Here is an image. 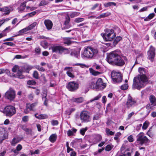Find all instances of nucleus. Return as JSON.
Listing matches in <instances>:
<instances>
[{"mask_svg": "<svg viewBox=\"0 0 156 156\" xmlns=\"http://www.w3.org/2000/svg\"><path fill=\"white\" fill-rule=\"evenodd\" d=\"M121 52L119 50H116L110 52L107 56L108 62L110 64L119 66H122L125 63L120 56Z\"/></svg>", "mask_w": 156, "mask_h": 156, "instance_id": "obj_1", "label": "nucleus"}, {"mask_svg": "<svg viewBox=\"0 0 156 156\" xmlns=\"http://www.w3.org/2000/svg\"><path fill=\"white\" fill-rule=\"evenodd\" d=\"M147 81V78L144 77L137 76L133 80V88L140 90L145 86V83Z\"/></svg>", "mask_w": 156, "mask_h": 156, "instance_id": "obj_2", "label": "nucleus"}, {"mask_svg": "<svg viewBox=\"0 0 156 156\" xmlns=\"http://www.w3.org/2000/svg\"><path fill=\"white\" fill-rule=\"evenodd\" d=\"M98 53V51L97 49L90 47H87L84 48V52L82 56L90 58H92L96 56Z\"/></svg>", "mask_w": 156, "mask_h": 156, "instance_id": "obj_3", "label": "nucleus"}, {"mask_svg": "<svg viewBox=\"0 0 156 156\" xmlns=\"http://www.w3.org/2000/svg\"><path fill=\"white\" fill-rule=\"evenodd\" d=\"M105 31V33L103 34L102 37L106 41H112L115 38L116 35L113 30L107 29Z\"/></svg>", "mask_w": 156, "mask_h": 156, "instance_id": "obj_4", "label": "nucleus"}, {"mask_svg": "<svg viewBox=\"0 0 156 156\" xmlns=\"http://www.w3.org/2000/svg\"><path fill=\"white\" fill-rule=\"evenodd\" d=\"M80 117V119L82 122H90L91 120L90 112L86 110L81 112Z\"/></svg>", "mask_w": 156, "mask_h": 156, "instance_id": "obj_5", "label": "nucleus"}, {"mask_svg": "<svg viewBox=\"0 0 156 156\" xmlns=\"http://www.w3.org/2000/svg\"><path fill=\"white\" fill-rule=\"evenodd\" d=\"M136 141L141 145L149 142V140L143 132H140L136 136Z\"/></svg>", "mask_w": 156, "mask_h": 156, "instance_id": "obj_6", "label": "nucleus"}, {"mask_svg": "<svg viewBox=\"0 0 156 156\" xmlns=\"http://www.w3.org/2000/svg\"><path fill=\"white\" fill-rule=\"evenodd\" d=\"M111 75L112 78L114 83H120L122 80V76L119 72L113 71L111 73Z\"/></svg>", "mask_w": 156, "mask_h": 156, "instance_id": "obj_7", "label": "nucleus"}, {"mask_svg": "<svg viewBox=\"0 0 156 156\" xmlns=\"http://www.w3.org/2000/svg\"><path fill=\"white\" fill-rule=\"evenodd\" d=\"M16 97V92L13 89L10 88L5 94V98L10 101H13Z\"/></svg>", "mask_w": 156, "mask_h": 156, "instance_id": "obj_8", "label": "nucleus"}, {"mask_svg": "<svg viewBox=\"0 0 156 156\" xmlns=\"http://www.w3.org/2000/svg\"><path fill=\"white\" fill-rule=\"evenodd\" d=\"M4 112L6 115L11 116L16 113V110L14 107L9 105L5 107Z\"/></svg>", "mask_w": 156, "mask_h": 156, "instance_id": "obj_9", "label": "nucleus"}, {"mask_svg": "<svg viewBox=\"0 0 156 156\" xmlns=\"http://www.w3.org/2000/svg\"><path fill=\"white\" fill-rule=\"evenodd\" d=\"M149 100L151 104H148L146 106L147 109H152L154 106H156V98L153 95H151L149 97Z\"/></svg>", "mask_w": 156, "mask_h": 156, "instance_id": "obj_10", "label": "nucleus"}, {"mask_svg": "<svg viewBox=\"0 0 156 156\" xmlns=\"http://www.w3.org/2000/svg\"><path fill=\"white\" fill-rule=\"evenodd\" d=\"M102 139V137L101 135L99 134H94L90 136V139L89 140L90 143L92 144H97L98 142L100 141Z\"/></svg>", "mask_w": 156, "mask_h": 156, "instance_id": "obj_11", "label": "nucleus"}, {"mask_svg": "<svg viewBox=\"0 0 156 156\" xmlns=\"http://www.w3.org/2000/svg\"><path fill=\"white\" fill-rule=\"evenodd\" d=\"M69 90L73 91L76 90L79 87L78 83L75 81L69 82L66 86Z\"/></svg>", "mask_w": 156, "mask_h": 156, "instance_id": "obj_12", "label": "nucleus"}, {"mask_svg": "<svg viewBox=\"0 0 156 156\" xmlns=\"http://www.w3.org/2000/svg\"><path fill=\"white\" fill-rule=\"evenodd\" d=\"M136 101L129 94L126 103L127 107L129 108L132 106H133L136 104Z\"/></svg>", "mask_w": 156, "mask_h": 156, "instance_id": "obj_13", "label": "nucleus"}, {"mask_svg": "<svg viewBox=\"0 0 156 156\" xmlns=\"http://www.w3.org/2000/svg\"><path fill=\"white\" fill-rule=\"evenodd\" d=\"M155 48L152 46H151L150 49L147 52L148 58L152 62L155 55Z\"/></svg>", "mask_w": 156, "mask_h": 156, "instance_id": "obj_14", "label": "nucleus"}, {"mask_svg": "<svg viewBox=\"0 0 156 156\" xmlns=\"http://www.w3.org/2000/svg\"><path fill=\"white\" fill-rule=\"evenodd\" d=\"M52 51L53 52L58 53L62 54L64 51L65 49L60 46H54L51 47Z\"/></svg>", "mask_w": 156, "mask_h": 156, "instance_id": "obj_15", "label": "nucleus"}, {"mask_svg": "<svg viewBox=\"0 0 156 156\" xmlns=\"http://www.w3.org/2000/svg\"><path fill=\"white\" fill-rule=\"evenodd\" d=\"M97 89H101L104 88L106 86V84L103 82L102 79L99 78L96 81Z\"/></svg>", "mask_w": 156, "mask_h": 156, "instance_id": "obj_16", "label": "nucleus"}, {"mask_svg": "<svg viewBox=\"0 0 156 156\" xmlns=\"http://www.w3.org/2000/svg\"><path fill=\"white\" fill-rule=\"evenodd\" d=\"M138 71L140 74L138 76L147 78L146 75L147 73V71L146 69L142 67H139L138 68Z\"/></svg>", "mask_w": 156, "mask_h": 156, "instance_id": "obj_17", "label": "nucleus"}, {"mask_svg": "<svg viewBox=\"0 0 156 156\" xmlns=\"http://www.w3.org/2000/svg\"><path fill=\"white\" fill-rule=\"evenodd\" d=\"M44 23L48 30H49L51 29L53 26V23L50 20H45L44 21Z\"/></svg>", "mask_w": 156, "mask_h": 156, "instance_id": "obj_18", "label": "nucleus"}, {"mask_svg": "<svg viewBox=\"0 0 156 156\" xmlns=\"http://www.w3.org/2000/svg\"><path fill=\"white\" fill-rule=\"evenodd\" d=\"M5 132V129L4 128L0 127V144L6 138L4 136Z\"/></svg>", "mask_w": 156, "mask_h": 156, "instance_id": "obj_19", "label": "nucleus"}, {"mask_svg": "<svg viewBox=\"0 0 156 156\" xmlns=\"http://www.w3.org/2000/svg\"><path fill=\"white\" fill-rule=\"evenodd\" d=\"M27 108H29V110L31 111H35L36 109H35V107L37 105L36 103H33L31 104H27Z\"/></svg>", "mask_w": 156, "mask_h": 156, "instance_id": "obj_20", "label": "nucleus"}, {"mask_svg": "<svg viewBox=\"0 0 156 156\" xmlns=\"http://www.w3.org/2000/svg\"><path fill=\"white\" fill-rule=\"evenodd\" d=\"M27 1H25L22 3L19 8V11L22 12L24 11L25 8L26 4L27 3Z\"/></svg>", "mask_w": 156, "mask_h": 156, "instance_id": "obj_21", "label": "nucleus"}, {"mask_svg": "<svg viewBox=\"0 0 156 156\" xmlns=\"http://www.w3.org/2000/svg\"><path fill=\"white\" fill-rule=\"evenodd\" d=\"M23 69L22 70L21 69H19L17 71V77L20 79H23L25 77L22 74V73L23 72Z\"/></svg>", "mask_w": 156, "mask_h": 156, "instance_id": "obj_22", "label": "nucleus"}, {"mask_svg": "<svg viewBox=\"0 0 156 156\" xmlns=\"http://www.w3.org/2000/svg\"><path fill=\"white\" fill-rule=\"evenodd\" d=\"M0 11L5 12V15H8L10 12L9 9L7 7L0 8Z\"/></svg>", "mask_w": 156, "mask_h": 156, "instance_id": "obj_23", "label": "nucleus"}, {"mask_svg": "<svg viewBox=\"0 0 156 156\" xmlns=\"http://www.w3.org/2000/svg\"><path fill=\"white\" fill-rule=\"evenodd\" d=\"M57 138V136L56 134H51L49 137V140L51 143L55 142Z\"/></svg>", "mask_w": 156, "mask_h": 156, "instance_id": "obj_24", "label": "nucleus"}, {"mask_svg": "<svg viewBox=\"0 0 156 156\" xmlns=\"http://www.w3.org/2000/svg\"><path fill=\"white\" fill-rule=\"evenodd\" d=\"M90 87L91 89H97V85L96 82L94 81H91L90 84Z\"/></svg>", "mask_w": 156, "mask_h": 156, "instance_id": "obj_25", "label": "nucleus"}, {"mask_svg": "<svg viewBox=\"0 0 156 156\" xmlns=\"http://www.w3.org/2000/svg\"><path fill=\"white\" fill-rule=\"evenodd\" d=\"M73 39V38H66L64 39V43L65 44H67L68 45L70 44L72 42L70 40Z\"/></svg>", "mask_w": 156, "mask_h": 156, "instance_id": "obj_26", "label": "nucleus"}, {"mask_svg": "<svg viewBox=\"0 0 156 156\" xmlns=\"http://www.w3.org/2000/svg\"><path fill=\"white\" fill-rule=\"evenodd\" d=\"M79 54V52L76 51H73L71 52L70 53L71 55L74 56L76 58H78L80 56Z\"/></svg>", "mask_w": 156, "mask_h": 156, "instance_id": "obj_27", "label": "nucleus"}, {"mask_svg": "<svg viewBox=\"0 0 156 156\" xmlns=\"http://www.w3.org/2000/svg\"><path fill=\"white\" fill-rule=\"evenodd\" d=\"M29 28H28V27H27L25 28H24L20 30L19 32V34L17 35H22L23 33H25L28 30H29Z\"/></svg>", "mask_w": 156, "mask_h": 156, "instance_id": "obj_28", "label": "nucleus"}, {"mask_svg": "<svg viewBox=\"0 0 156 156\" xmlns=\"http://www.w3.org/2000/svg\"><path fill=\"white\" fill-rule=\"evenodd\" d=\"M111 15V13L109 12H107L101 14L97 18L100 19L102 18L107 17Z\"/></svg>", "mask_w": 156, "mask_h": 156, "instance_id": "obj_29", "label": "nucleus"}, {"mask_svg": "<svg viewBox=\"0 0 156 156\" xmlns=\"http://www.w3.org/2000/svg\"><path fill=\"white\" fill-rule=\"evenodd\" d=\"M104 5L105 7L111 6L112 5L115 6L116 5V3L114 2H108L105 3L104 4Z\"/></svg>", "mask_w": 156, "mask_h": 156, "instance_id": "obj_30", "label": "nucleus"}, {"mask_svg": "<svg viewBox=\"0 0 156 156\" xmlns=\"http://www.w3.org/2000/svg\"><path fill=\"white\" fill-rule=\"evenodd\" d=\"M32 67L29 65L25 66L24 67V69L23 70L24 72H26L27 73H28L29 71L32 69Z\"/></svg>", "mask_w": 156, "mask_h": 156, "instance_id": "obj_31", "label": "nucleus"}, {"mask_svg": "<svg viewBox=\"0 0 156 156\" xmlns=\"http://www.w3.org/2000/svg\"><path fill=\"white\" fill-rule=\"evenodd\" d=\"M90 73L92 75L95 76H97L100 74V72L96 71L93 69H90Z\"/></svg>", "mask_w": 156, "mask_h": 156, "instance_id": "obj_32", "label": "nucleus"}, {"mask_svg": "<svg viewBox=\"0 0 156 156\" xmlns=\"http://www.w3.org/2000/svg\"><path fill=\"white\" fill-rule=\"evenodd\" d=\"M155 15V14L154 13L150 14L148 16L144 19V20L145 21H148L152 19Z\"/></svg>", "mask_w": 156, "mask_h": 156, "instance_id": "obj_33", "label": "nucleus"}, {"mask_svg": "<svg viewBox=\"0 0 156 156\" xmlns=\"http://www.w3.org/2000/svg\"><path fill=\"white\" fill-rule=\"evenodd\" d=\"M80 14V13L78 12H71L69 16L73 18L79 16Z\"/></svg>", "mask_w": 156, "mask_h": 156, "instance_id": "obj_34", "label": "nucleus"}, {"mask_svg": "<svg viewBox=\"0 0 156 156\" xmlns=\"http://www.w3.org/2000/svg\"><path fill=\"white\" fill-rule=\"evenodd\" d=\"M26 133L28 135H30L32 136L33 135V132L31 129L27 128L24 129Z\"/></svg>", "mask_w": 156, "mask_h": 156, "instance_id": "obj_35", "label": "nucleus"}, {"mask_svg": "<svg viewBox=\"0 0 156 156\" xmlns=\"http://www.w3.org/2000/svg\"><path fill=\"white\" fill-rule=\"evenodd\" d=\"M41 44L44 48H47L48 46V43L46 41H41Z\"/></svg>", "mask_w": 156, "mask_h": 156, "instance_id": "obj_36", "label": "nucleus"}, {"mask_svg": "<svg viewBox=\"0 0 156 156\" xmlns=\"http://www.w3.org/2000/svg\"><path fill=\"white\" fill-rule=\"evenodd\" d=\"M73 100L76 102L81 103L83 101V98L81 97L75 98H74L73 99Z\"/></svg>", "mask_w": 156, "mask_h": 156, "instance_id": "obj_37", "label": "nucleus"}, {"mask_svg": "<svg viewBox=\"0 0 156 156\" xmlns=\"http://www.w3.org/2000/svg\"><path fill=\"white\" fill-rule=\"evenodd\" d=\"M40 12L39 10H36L34 11L33 12L30 13H28L27 15L29 16L30 17H32L35 15L37 13H39Z\"/></svg>", "mask_w": 156, "mask_h": 156, "instance_id": "obj_38", "label": "nucleus"}, {"mask_svg": "<svg viewBox=\"0 0 156 156\" xmlns=\"http://www.w3.org/2000/svg\"><path fill=\"white\" fill-rule=\"evenodd\" d=\"M106 132L108 136L109 135H113L115 133L110 130L108 128H106Z\"/></svg>", "mask_w": 156, "mask_h": 156, "instance_id": "obj_39", "label": "nucleus"}, {"mask_svg": "<svg viewBox=\"0 0 156 156\" xmlns=\"http://www.w3.org/2000/svg\"><path fill=\"white\" fill-rule=\"evenodd\" d=\"M37 24V22H34L28 26V28H29L30 30L33 29L34 27Z\"/></svg>", "mask_w": 156, "mask_h": 156, "instance_id": "obj_40", "label": "nucleus"}, {"mask_svg": "<svg viewBox=\"0 0 156 156\" xmlns=\"http://www.w3.org/2000/svg\"><path fill=\"white\" fill-rule=\"evenodd\" d=\"M113 146L112 144H108L105 147V150L107 151H111L113 147Z\"/></svg>", "mask_w": 156, "mask_h": 156, "instance_id": "obj_41", "label": "nucleus"}, {"mask_svg": "<svg viewBox=\"0 0 156 156\" xmlns=\"http://www.w3.org/2000/svg\"><path fill=\"white\" fill-rule=\"evenodd\" d=\"M47 116L44 114H40L38 115V117H37V118L39 119H43L47 118Z\"/></svg>", "mask_w": 156, "mask_h": 156, "instance_id": "obj_42", "label": "nucleus"}, {"mask_svg": "<svg viewBox=\"0 0 156 156\" xmlns=\"http://www.w3.org/2000/svg\"><path fill=\"white\" fill-rule=\"evenodd\" d=\"M36 69H38L39 71L44 72L45 71V69L43 67L40 66L39 65L36 66H35Z\"/></svg>", "mask_w": 156, "mask_h": 156, "instance_id": "obj_43", "label": "nucleus"}, {"mask_svg": "<svg viewBox=\"0 0 156 156\" xmlns=\"http://www.w3.org/2000/svg\"><path fill=\"white\" fill-rule=\"evenodd\" d=\"M122 39V38L120 36H117L115 39L114 40V42L115 44H117Z\"/></svg>", "mask_w": 156, "mask_h": 156, "instance_id": "obj_44", "label": "nucleus"}, {"mask_svg": "<svg viewBox=\"0 0 156 156\" xmlns=\"http://www.w3.org/2000/svg\"><path fill=\"white\" fill-rule=\"evenodd\" d=\"M101 96L100 94H99L93 99H91L90 101V102H92L95 100H98L99 99L101 98Z\"/></svg>", "mask_w": 156, "mask_h": 156, "instance_id": "obj_45", "label": "nucleus"}, {"mask_svg": "<svg viewBox=\"0 0 156 156\" xmlns=\"http://www.w3.org/2000/svg\"><path fill=\"white\" fill-rule=\"evenodd\" d=\"M87 127L84 128H82L80 130V133L82 135H84L85 132L87 130Z\"/></svg>", "mask_w": 156, "mask_h": 156, "instance_id": "obj_46", "label": "nucleus"}, {"mask_svg": "<svg viewBox=\"0 0 156 156\" xmlns=\"http://www.w3.org/2000/svg\"><path fill=\"white\" fill-rule=\"evenodd\" d=\"M39 74L37 71H34L33 74V76L36 79H38L39 78Z\"/></svg>", "mask_w": 156, "mask_h": 156, "instance_id": "obj_47", "label": "nucleus"}, {"mask_svg": "<svg viewBox=\"0 0 156 156\" xmlns=\"http://www.w3.org/2000/svg\"><path fill=\"white\" fill-rule=\"evenodd\" d=\"M149 123L148 122H145L143 124L142 128L143 129H146L148 127Z\"/></svg>", "mask_w": 156, "mask_h": 156, "instance_id": "obj_48", "label": "nucleus"}, {"mask_svg": "<svg viewBox=\"0 0 156 156\" xmlns=\"http://www.w3.org/2000/svg\"><path fill=\"white\" fill-rule=\"evenodd\" d=\"M66 74L69 76L71 78H73L74 77L73 74L71 72V71L70 70L67 71L66 72Z\"/></svg>", "mask_w": 156, "mask_h": 156, "instance_id": "obj_49", "label": "nucleus"}, {"mask_svg": "<svg viewBox=\"0 0 156 156\" xmlns=\"http://www.w3.org/2000/svg\"><path fill=\"white\" fill-rule=\"evenodd\" d=\"M36 82L33 80H29L27 81V83L29 85H33L35 84Z\"/></svg>", "mask_w": 156, "mask_h": 156, "instance_id": "obj_50", "label": "nucleus"}, {"mask_svg": "<svg viewBox=\"0 0 156 156\" xmlns=\"http://www.w3.org/2000/svg\"><path fill=\"white\" fill-rule=\"evenodd\" d=\"M20 69L19 66L17 65L15 66L12 69V71L13 72H17Z\"/></svg>", "mask_w": 156, "mask_h": 156, "instance_id": "obj_51", "label": "nucleus"}, {"mask_svg": "<svg viewBox=\"0 0 156 156\" xmlns=\"http://www.w3.org/2000/svg\"><path fill=\"white\" fill-rule=\"evenodd\" d=\"M84 20L83 18H76L75 20V22L76 23H79L83 21Z\"/></svg>", "mask_w": 156, "mask_h": 156, "instance_id": "obj_52", "label": "nucleus"}, {"mask_svg": "<svg viewBox=\"0 0 156 156\" xmlns=\"http://www.w3.org/2000/svg\"><path fill=\"white\" fill-rule=\"evenodd\" d=\"M128 84L126 83L122 85L121 88L122 90H126L128 88Z\"/></svg>", "mask_w": 156, "mask_h": 156, "instance_id": "obj_53", "label": "nucleus"}, {"mask_svg": "<svg viewBox=\"0 0 156 156\" xmlns=\"http://www.w3.org/2000/svg\"><path fill=\"white\" fill-rule=\"evenodd\" d=\"M19 142V141L17 139L14 138L12 141V145H15L16 144H17Z\"/></svg>", "mask_w": 156, "mask_h": 156, "instance_id": "obj_54", "label": "nucleus"}, {"mask_svg": "<svg viewBox=\"0 0 156 156\" xmlns=\"http://www.w3.org/2000/svg\"><path fill=\"white\" fill-rule=\"evenodd\" d=\"M47 91L46 90H44L43 91V94H42V99H45V98H47Z\"/></svg>", "mask_w": 156, "mask_h": 156, "instance_id": "obj_55", "label": "nucleus"}, {"mask_svg": "<svg viewBox=\"0 0 156 156\" xmlns=\"http://www.w3.org/2000/svg\"><path fill=\"white\" fill-rule=\"evenodd\" d=\"M127 139L129 142H132L133 141L134 139L132 135H130L128 137Z\"/></svg>", "mask_w": 156, "mask_h": 156, "instance_id": "obj_56", "label": "nucleus"}, {"mask_svg": "<svg viewBox=\"0 0 156 156\" xmlns=\"http://www.w3.org/2000/svg\"><path fill=\"white\" fill-rule=\"evenodd\" d=\"M70 21V18L69 16L66 18L65 24L66 25L68 24Z\"/></svg>", "mask_w": 156, "mask_h": 156, "instance_id": "obj_57", "label": "nucleus"}, {"mask_svg": "<svg viewBox=\"0 0 156 156\" xmlns=\"http://www.w3.org/2000/svg\"><path fill=\"white\" fill-rule=\"evenodd\" d=\"M29 117L28 116H25L22 118V121L24 122H27L28 120Z\"/></svg>", "mask_w": 156, "mask_h": 156, "instance_id": "obj_58", "label": "nucleus"}, {"mask_svg": "<svg viewBox=\"0 0 156 156\" xmlns=\"http://www.w3.org/2000/svg\"><path fill=\"white\" fill-rule=\"evenodd\" d=\"M56 85V83L54 81H51L50 83V86L51 87H54Z\"/></svg>", "mask_w": 156, "mask_h": 156, "instance_id": "obj_59", "label": "nucleus"}, {"mask_svg": "<svg viewBox=\"0 0 156 156\" xmlns=\"http://www.w3.org/2000/svg\"><path fill=\"white\" fill-rule=\"evenodd\" d=\"M47 4V3L45 1H43L41 2L39 4V6H41L42 5H45Z\"/></svg>", "mask_w": 156, "mask_h": 156, "instance_id": "obj_60", "label": "nucleus"}, {"mask_svg": "<svg viewBox=\"0 0 156 156\" xmlns=\"http://www.w3.org/2000/svg\"><path fill=\"white\" fill-rule=\"evenodd\" d=\"M4 44L8 46H12L14 45V44L12 42H6L4 43L3 44Z\"/></svg>", "mask_w": 156, "mask_h": 156, "instance_id": "obj_61", "label": "nucleus"}, {"mask_svg": "<svg viewBox=\"0 0 156 156\" xmlns=\"http://www.w3.org/2000/svg\"><path fill=\"white\" fill-rule=\"evenodd\" d=\"M67 134L68 136H69L73 135V133L72 131L69 130L67 131Z\"/></svg>", "mask_w": 156, "mask_h": 156, "instance_id": "obj_62", "label": "nucleus"}, {"mask_svg": "<svg viewBox=\"0 0 156 156\" xmlns=\"http://www.w3.org/2000/svg\"><path fill=\"white\" fill-rule=\"evenodd\" d=\"M35 52L36 53L39 54L41 52V49L40 48H37L35 49Z\"/></svg>", "mask_w": 156, "mask_h": 156, "instance_id": "obj_63", "label": "nucleus"}, {"mask_svg": "<svg viewBox=\"0 0 156 156\" xmlns=\"http://www.w3.org/2000/svg\"><path fill=\"white\" fill-rule=\"evenodd\" d=\"M58 124V122L57 120H53L51 122V124L53 126L57 125Z\"/></svg>", "mask_w": 156, "mask_h": 156, "instance_id": "obj_64", "label": "nucleus"}]
</instances>
